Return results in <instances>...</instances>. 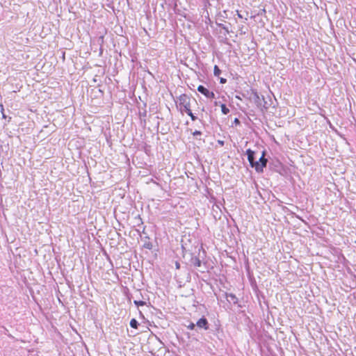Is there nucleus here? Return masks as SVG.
<instances>
[{"label":"nucleus","instance_id":"42","mask_svg":"<svg viewBox=\"0 0 356 356\" xmlns=\"http://www.w3.org/2000/svg\"><path fill=\"white\" fill-rule=\"evenodd\" d=\"M181 247H182L183 252L186 251L185 248L183 245Z\"/></svg>","mask_w":356,"mask_h":356},{"label":"nucleus","instance_id":"9","mask_svg":"<svg viewBox=\"0 0 356 356\" xmlns=\"http://www.w3.org/2000/svg\"><path fill=\"white\" fill-rule=\"evenodd\" d=\"M252 89L253 88L252 87L247 86V87L244 88L241 91L237 92L238 95H236V98L241 100V96L249 100L251 96V91H252Z\"/></svg>","mask_w":356,"mask_h":356},{"label":"nucleus","instance_id":"27","mask_svg":"<svg viewBox=\"0 0 356 356\" xmlns=\"http://www.w3.org/2000/svg\"><path fill=\"white\" fill-rule=\"evenodd\" d=\"M219 79H220V83L221 84H224L227 82V79L225 77H219Z\"/></svg>","mask_w":356,"mask_h":356},{"label":"nucleus","instance_id":"7","mask_svg":"<svg viewBox=\"0 0 356 356\" xmlns=\"http://www.w3.org/2000/svg\"><path fill=\"white\" fill-rule=\"evenodd\" d=\"M249 101L253 102L259 108L261 106V102H264V96H260L257 90L253 88Z\"/></svg>","mask_w":356,"mask_h":356},{"label":"nucleus","instance_id":"18","mask_svg":"<svg viewBox=\"0 0 356 356\" xmlns=\"http://www.w3.org/2000/svg\"><path fill=\"white\" fill-rule=\"evenodd\" d=\"M220 108L222 113L224 115H227L229 113V109L227 107L226 104H220Z\"/></svg>","mask_w":356,"mask_h":356},{"label":"nucleus","instance_id":"8","mask_svg":"<svg viewBox=\"0 0 356 356\" xmlns=\"http://www.w3.org/2000/svg\"><path fill=\"white\" fill-rule=\"evenodd\" d=\"M257 150L251 149L250 148H248L245 152V154L247 156V159L250 163V166L251 168H253L254 163H256L257 160Z\"/></svg>","mask_w":356,"mask_h":356},{"label":"nucleus","instance_id":"36","mask_svg":"<svg viewBox=\"0 0 356 356\" xmlns=\"http://www.w3.org/2000/svg\"><path fill=\"white\" fill-rule=\"evenodd\" d=\"M30 293H31V295L32 296V298L35 300V297L33 295V289H30Z\"/></svg>","mask_w":356,"mask_h":356},{"label":"nucleus","instance_id":"24","mask_svg":"<svg viewBox=\"0 0 356 356\" xmlns=\"http://www.w3.org/2000/svg\"><path fill=\"white\" fill-rule=\"evenodd\" d=\"M104 95V90H102L101 88L97 89V91H95V97H101Z\"/></svg>","mask_w":356,"mask_h":356},{"label":"nucleus","instance_id":"15","mask_svg":"<svg viewBox=\"0 0 356 356\" xmlns=\"http://www.w3.org/2000/svg\"><path fill=\"white\" fill-rule=\"evenodd\" d=\"M336 69L337 68H327V70L328 71V72L330 74H334L336 76H334L333 78L330 77V78H328V79H333L334 81H339L341 79V76L340 73H337L335 72Z\"/></svg>","mask_w":356,"mask_h":356},{"label":"nucleus","instance_id":"45","mask_svg":"<svg viewBox=\"0 0 356 356\" xmlns=\"http://www.w3.org/2000/svg\"><path fill=\"white\" fill-rule=\"evenodd\" d=\"M201 69L202 70L203 72H204V67H202Z\"/></svg>","mask_w":356,"mask_h":356},{"label":"nucleus","instance_id":"3","mask_svg":"<svg viewBox=\"0 0 356 356\" xmlns=\"http://www.w3.org/2000/svg\"><path fill=\"white\" fill-rule=\"evenodd\" d=\"M177 99L179 102L180 111L181 112H186L191 110V98L186 94L180 95Z\"/></svg>","mask_w":356,"mask_h":356},{"label":"nucleus","instance_id":"34","mask_svg":"<svg viewBox=\"0 0 356 356\" xmlns=\"http://www.w3.org/2000/svg\"><path fill=\"white\" fill-rule=\"evenodd\" d=\"M139 315L140 318H145V316L141 311H139Z\"/></svg>","mask_w":356,"mask_h":356},{"label":"nucleus","instance_id":"12","mask_svg":"<svg viewBox=\"0 0 356 356\" xmlns=\"http://www.w3.org/2000/svg\"><path fill=\"white\" fill-rule=\"evenodd\" d=\"M224 296L229 304H231L232 302L234 305L238 304V298L236 296L235 294L232 293L225 292Z\"/></svg>","mask_w":356,"mask_h":356},{"label":"nucleus","instance_id":"5","mask_svg":"<svg viewBox=\"0 0 356 356\" xmlns=\"http://www.w3.org/2000/svg\"><path fill=\"white\" fill-rule=\"evenodd\" d=\"M269 163L268 158H266L265 156H260L256 163H254L252 168H254L257 173H262L264 172V169L266 168Z\"/></svg>","mask_w":356,"mask_h":356},{"label":"nucleus","instance_id":"43","mask_svg":"<svg viewBox=\"0 0 356 356\" xmlns=\"http://www.w3.org/2000/svg\"><path fill=\"white\" fill-rule=\"evenodd\" d=\"M145 239H149V236H145Z\"/></svg>","mask_w":356,"mask_h":356},{"label":"nucleus","instance_id":"33","mask_svg":"<svg viewBox=\"0 0 356 356\" xmlns=\"http://www.w3.org/2000/svg\"><path fill=\"white\" fill-rule=\"evenodd\" d=\"M238 308H242L243 307V305H241L239 301H238V304H236Z\"/></svg>","mask_w":356,"mask_h":356},{"label":"nucleus","instance_id":"20","mask_svg":"<svg viewBox=\"0 0 356 356\" xmlns=\"http://www.w3.org/2000/svg\"><path fill=\"white\" fill-rule=\"evenodd\" d=\"M143 247L144 248H146V249H148V250H152L153 248V245L151 242L149 241H145L143 245Z\"/></svg>","mask_w":356,"mask_h":356},{"label":"nucleus","instance_id":"39","mask_svg":"<svg viewBox=\"0 0 356 356\" xmlns=\"http://www.w3.org/2000/svg\"><path fill=\"white\" fill-rule=\"evenodd\" d=\"M147 151H148V149H146V147H145V152L147 154H148Z\"/></svg>","mask_w":356,"mask_h":356},{"label":"nucleus","instance_id":"16","mask_svg":"<svg viewBox=\"0 0 356 356\" xmlns=\"http://www.w3.org/2000/svg\"><path fill=\"white\" fill-rule=\"evenodd\" d=\"M129 325L134 329H138L140 325L139 323L136 318H131Z\"/></svg>","mask_w":356,"mask_h":356},{"label":"nucleus","instance_id":"10","mask_svg":"<svg viewBox=\"0 0 356 356\" xmlns=\"http://www.w3.org/2000/svg\"><path fill=\"white\" fill-rule=\"evenodd\" d=\"M197 91L204 95L207 98L212 99L215 98V94L213 91L209 90L208 88L202 85L197 87Z\"/></svg>","mask_w":356,"mask_h":356},{"label":"nucleus","instance_id":"44","mask_svg":"<svg viewBox=\"0 0 356 356\" xmlns=\"http://www.w3.org/2000/svg\"><path fill=\"white\" fill-rule=\"evenodd\" d=\"M258 193L259 194V195L261 197V195L260 193V191H258Z\"/></svg>","mask_w":356,"mask_h":356},{"label":"nucleus","instance_id":"40","mask_svg":"<svg viewBox=\"0 0 356 356\" xmlns=\"http://www.w3.org/2000/svg\"><path fill=\"white\" fill-rule=\"evenodd\" d=\"M105 70H106V68H105V67H103V68H102V70H103V71H102V73H103V74H104V73H105Z\"/></svg>","mask_w":356,"mask_h":356},{"label":"nucleus","instance_id":"13","mask_svg":"<svg viewBox=\"0 0 356 356\" xmlns=\"http://www.w3.org/2000/svg\"><path fill=\"white\" fill-rule=\"evenodd\" d=\"M147 104L145 102H143L142 105L138 104V115L140 119H145L147 117V111H146Z\"/></svg>","mask_w":356,"mask_h":356},{"label":"nucleus","instance_id":"32","mask_svg":"<svg viewBox=\"0 0 356 356\" xmlns=\"http://www.w3.org/2000/svg\"><path fill=\"white\" fill-rule=\"evenodd\" d=\"M113 76L118 73L117 68H113Z\"/></svg>","mask_w":356,"mask_h":356},{"label":"nucleus","instance_id":"37","mask_svg":"<svg viewBox=\"0 0 356 356\" xmlns=\"http://www.w3.org/2000/svg\"><path fill=\"white\" fill-rule=\"evenodd\" d=\"M237 15L239 18H242V15L238 13V11H237Z\"/></svg>","mask_w":356,"mask_h":356},{"label":"nucleus","instance_id":"35","mask_svg":"<svg viewBox=\"0 0 356 356\" xmlns=\"http://www.w3.org/2000/svg\"><path fill=\"white\" fill-rule=\"evenodd\" d=\"M266 154V150H263L261 156H265Z\"/></svg>","mask_w":356,"mask_h":356},{"label":"nucleus","instance_id":"23","mask_svg":"<svg viewBox=\"0 0 356 356\" xmlns=\"http://www.w3.org/2000/svg\"><path fill=\"white\" fill-rule=\"evenodd\" d=\"M221 73L222 70L220 68H213V74L215 76H218L219 78Z\"/></svg>","mask_w":356,"mask_h":356},{"label":"nucleus","instance_id":"26","mask_svg":"<svg viewBox=\"0 0 356 356\" xmlns=\"http://www.w3.org/2000/svg\"><path fill=\"white\" fill-rule=\"evenodd\" d=\"M202 134V131H198V130H195L193 133V136H201Z\"/></svg>","mask_w":356,"mask_h":356},{"label":"nucleus","instance_id":"17","mask_svg":"<svg viewBox=\"0 0 356 356\" xmlns=\"http://www.w3.org/2000/svg\"><path fill=\"white\" fill-rule=\"evenodd\" d=\"M226 76L228 77H232L233 79H238L240 77L239 75L235 72L230 71L228 74H226Z\"/></svg>","mask_w":356,"mask_h":356},{"label":"nucleus","instance_id":"21","mask_svg":"<svg viewBox=\"0 0 356 356\" xmlns=\"http://www.w3.org/2000/svg\"><path fill=\"white\" fill-rule=\"evenodd\" d=\"M186 113L191 117L192 121H195L197 119V116H195L192 112L191 109L189 111H186Z\"/></svg>","mask_w":356,"mask_h":356},{"label":"nucleus","instance_id":"31","mask_svg":"<svg viewBox=\"0 0 356 356\" xmlns=\"http://www.w3.org/2000/svg\"><path fill=\"white\" fill-rule=\"evenodd\" d=\"M220 104H222V103L221 102H218V101H215L214 102V105L216 106H220Z\"/></svg>","mask_w":356,"mask_h":356},{"label":"nucleus","instance_id":"11","mask_svg":"<svg viewBox=\"0 0 356 356\" xmlns=\"http://www.w3.org/2000/svg\"><path fill=\"white\" fill-rule=\"evenodd\" d=\"M196 325L200 329H204V330H207L209 328V323L208 320L205 316H202L198 321L196 322Z\"/></svg>","mask_w":356,"mask_h":356},{"label":"nucleus","instance_id":"41","mask_svg":"<svg viewBox=\"0 0 356 356\" xmlns=\"http://www.w3.org/2000/svg\"><path fill=\"white\" fill-rule=\"evenodd\" d=\"M188 281L189 282V281H190V280H191V275H190V274H189V273H188Z\"/></svg>","mask_w":356,"mask_h":356},{"label":"nucleus","instance_id":"4","mask_svg":"<svg viewBox=\"0 0 356 356\" xmlns=\"http://www.w3.org/2000/svg\"><path fill=\"white\" fill-rule=\"evenodd\" d=\"M44 68H31V70L35 71L32 74L34 76L33 79L37 82H40L47 77L48 74L50 73L51 68H45L47 71H42Z\"/></svg>","mask_w":356,"mask_h":356},{"label":"nucleus","instance_id":"2","mask_svg":"<svg viewBox=\"0 0 356 356\" xmlns=\"http://www.w3.org/2000/svg\"><path fill=\"white\" fill-rule=\"evenodd\" d=\"M166 70L167 68H151L150 70L147 68L145 72L156 82L165 83L168 79Z\"/></svg>","mask_w":356,"mask_h":356},{"label":"nucleus","instance_id":"28","mask_svg":"<svg viewBox=\"0 0 356 356\" xmlns=\"http://www.w3.org/2000/svg\"><path fill=\"white\" fill-rule=\"evenodd\" d=\"M104 81L106 83H110L111 82H112V79L110 77H108V76H106L105 77Z\"/></svg>","mask_w":356,"mask_h":356},{"label":"nucleus","instance_id":"38","mask_svg":"<svg viewBox=\"0 0 356 356\" xmlns=\"http://www.w3.org/2000/svg\"><path fill=\"white\" fill-rule=\"evenodd\" d=\"M235 123L239 122V120L237 118H235L234 120Z\"/></svg>","mask_w":356,"mask_h":356},{"label":"nucleus","instance_id":"30","mask_svg":"<svg viewBox=\"0 0 356 356\" xmlns=\"http://www.w3.org/2000/svg\"><path fill=\"white\" fill-rule=\"evenodd\" d=\"M218 143L220 145V146H223L225 145V141L224 140H218Z\"/></svg>","mask_w":356,"mask_h":356},{"label":"nucleus","instance_id":"6","mask_svg":"<svg viewBox=\"0 0 356 356\" xmlns=\"http://www.w3.org/2000/svg\"><path fill=\"white\" fill-rule=\"evenodd\" d=\"M202 250V248H200L197 249V251L195 252L191 253V259L189 260V263L191 266L195 267H200L202 265V261L200 259V251Z\"/></svg>","mask_w":356,"mask_h":356},{"label":"nucleus","instance_id":"14","mask_svg":"<svg viewBox=\"0 0 356 356\" xmlns=\"http://www.w3.org/2000/svg\"><path fill=\"white\" fill-rule=\"evenodd\" d=\"M251 286H252V289L254 291V292L256 293L257 296L258 297H259V296H261V297L265 300V296L264 295V293L260 291L258 289V286H257V282L255 281V280L254 279L253 280H251Z\"/></svg>","mask_w":356,"mask_h":356},{"label":"nucleus","instance_id":"22","mask_svg":"<svg viewBox=\"0 0 356 356\" xmlns=\"http://www.w3.org/2000/svg\"><path fill=\"white\" fill-rule=\"evenodd\" d=\"M134 305L137 307H139L140 306H144L146 305V302L143 301V300H134Z\"/></svg>","mask_w":356,"mask_h":356},{"label":"nucleus","instance_id":"29","mask_svg":"<svg viewBox=\"0 0 356 356\" xmlns=\"http://www.w3.org/2000/svg\"><path fill=\"white\" fill-rule=\"evenodd\" d=\"M175 268H176V269H180V268H181V265H180L179 262L177 261H175Z\"/></svg>","mask_w":356,"mask_h":356},{"label":"nucleus","instance_id":"19","mask_svg":"<svg viewBox=\"0 0 356 356\" xmlns=\"http://www.w3.org/2000/svg\"><path fill=\"white\" fill-rule=\"evenodd\" d=\"M268 102L265 100V98L264 97V102H261V106H260V109L261 110H263V109H265V110H267L268 108Z\"/></svg>","mask_w":356,"mask_h":356},{"label":"nucleus","instance_id":"25","mask_svg":"<svg viewBox=\"0 0 356 356\" xmlns=\"http://www.w3.org/2000/svg\"><path fill=\"white\" fill-rule=\"evenodd\" d=\"M196 327H197L196 323L191 322L190 324L187 326V328L191 330H193L195 329Z\"/></svg>","mask_w":356,"mask_h":356},{"label":"nucleus","instance_id":"1","mask_svg":"<svg viewBox=\"0 0 356 356\" xmlns=\"http://www.w3.org/2000/svg\"><path fill=\"white\" fill-rule=\"evenodd\" d=\"M270 170L279 173L283 177H288L291 173V169L281 163L279 160H272L268 164Z\"/></svg>","mask_w":356,"mask_h":356}]
</instances>
